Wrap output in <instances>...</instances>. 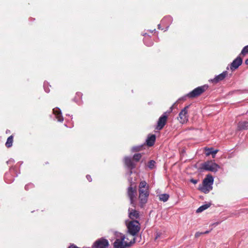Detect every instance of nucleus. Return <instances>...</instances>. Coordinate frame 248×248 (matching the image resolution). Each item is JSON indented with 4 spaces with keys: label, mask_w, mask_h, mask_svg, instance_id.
Segmentation results:
<instances>
[{
    "label": "nucleus",
    "mask_w": 248,
    "mask_h": 248,
    "mask_svg": "<svg viewBox=\"0 0 248 248\" xmlns=\"http://www.w3.org/2000/svg\"><path fill=\"white\" fill-rule=\"evenodd\" d=\"M125 224L128 233L132 236L136 235L140 230V224L137 220H126Z\"/></svg>",
    "instance_id": "obj_1"
},
{
    "label": "nucleus",
    "mask_w": 248,
    "mask_h": 248,
    "mask_svg": "<svg viewBox=\"0 0 248 248\" xmlns=\"http://www.w3.org/2000/svg\"><path fill=\"white\" fill-rule=\"evenodd\" d=\"M121 235L120 238H117L114 242L113 245L114 248H126L131 246L133 244L135 243L136 238L134 237L129 242L125 241V236L122 234Z\"/></svg>",
    "instance_id": "obj_2"
},
{
    "label": "nucleus",
    "mask_w": 248,
    "mask_h": 248,
    "mask_svg": "<svg viewBox=\"0 0 248 248\" xmlns=\"http://www.w3.org/2000/svg\"><path fill=\"white\" fill-rule=\"evenodd\" d=\"M201 168L205 170L216 172L219 169V166L212 161H207L202 164Z\"/></svg>",
    "instance_id": "obj_3"
},
{
    "label": "nucleus",
    "mask_w": 248,
    "mask_h": 248,
    "mask_svg": "<svg viewBox=\"0 0 248 248\" xmlns=\"http://www.w3.org/2000/svg\"><path fill=\"white\" fill-rule=\"evenodd\" d=\"M207 88L208 86L205 85L198 87L191 92L186 94V96H187V97L190 98L196 97L202 94L204 92L206 91V89H207Z\"/></svg>",
    "instance_id": "obj_4"
},
{
    "label": "nucleus",
    "mask_w": 248,
    "mask_h": 248,
    "mask_svg": "<svg viewBox=\"0 0 248 248\" xmlns=\"http://www.w3.org/2000/svg\"><path fill=\"white\" fill-rule=\"evenodd\" d=\"M137 190L136 187H133L132 186H129L127 188V195L130 199L131 204L135 207L136 205L135 199H136V195Z\"/></svg>",
    "instance_id": "obj_5"
},
{
    "label": "nucleus",
    "mask_w": 248,
    "mask_h": 248,
    "mask_svg": "<svg viewBox=\"0 0 248 248\" xmlns=\"http://www.w3.org/2000/svg\"><path fill=\"white\" fill-rule=\"evenodd\" d=\"M109 243L107 239L101 238L94 242L92 248H107Z\"/></svg>",
    "instance_id": "obj_6"
},
{
    "label": "nucleus",
    "mask_w": 248,
    "mask_h": 248,
    "mask_svg": "<svg viewBox=\"0 0 248 248\" xmlns=\"http://www.w3.org/2000/svg\"><path fill=\"white\" fill-rule=\"evenodd\" d=\"M189 107L190 105L186 106L179 113L178 119L181 123L184 124L188 121V115L187 114V109Z\"/></svg>",
    "instance_id": "obj_7"
},
{
    "label": "nucleus",
    "mask_w": 248,
    "mask_h": 248,
    "mask_svg": "<svg viewBox=\"0 0 248 248\" xmlns=\"http://www.w3.org/2000/svg\"><path fill=\"white\" fill-rule=\"evenodd\" d=\"M124 163L127 169L130 170L129 175H131L132 173V170L134 169L136 167V163L132 160L130 157L128 156L124 157Z\"/></svg>",
    "instance_id": "obj_8"
},
{
    "label": "nucleus",
    "mask_w": 248,
    "mask_h": 248,
    "mask_svg": "<svg viewBox=\"0 0 248 248\" xmlns=\"http://www.w3.org/2000/svg\"><path fill=\"white\" fill-rule=\"evenodd\" d=\"M139 195L149 194V186L145 181H142L140 182L139 186Z\"/></svg>",
    "instance_id": "obj_9"
},
{
    "label": "nucleus",
    "mask_w": 248,
    "mask_h": 248,
    "mask_svg": "<svg viewBox=\"0 0 248 248\" xmlns=\"http://www.w3.org/2000/svg\"><path fill=\"white\" fill-rule=\"evenodd\" d=\"M166 113L167 112H164L163 114L159 117L157 121V124L156 127V129L159 130L162 129L166 124L167 119Z\"/></svg>",
    "instance_id": "obj_10"
},
{
    "label": "nucleus",
    "mask_w": 248,
    "mask_h": 248,
    "mask_svg": "<svg viewBox=\"0 0 248 248\" xmlns=\"http://www.w3.org/2000/svg\"><path fill=\"white\" fill-rule=\"evenodd\" d=\"M242 59L240 56H238L235 59L231 64L230 69L232 71H233L239 67L242 63Z\"/></svg>",
    "instance_id": "obj_11"
},
{
    "label": "nucleus",
    "mask_w": 248,
    "mask_h": 248,
    "mask_svg": "<svg viewBox=\"0 0 248 248\" xmlns=\"http://www.w3.org/2000/svg\"><path fill=\"white\" fill-rule=\"evenodd\" d=\"M172 22V18L170 16H166L164 17L161 21V24L163 26H166V29L165 31H166L168 30V28L170 25V24Z\"/></svg>",
    "instance_id": "obj_12"
},
{
    "label": "nucleus",
    "mask_w": 248,
    "mask_h": 248,
    "mask_svg": "<svg viewBox=\"0 0 248 248\" xmlns=\"http://www.w3.org/2000/svg\"><path fill=\"white\" fill-rule=\"evenodd\" d=\"M227 74V71H225L218 75L216 76L213 79H211V81L213 83H217L220 81L223 80L226 78Z\"/></svg>",
    "instance_id": "obj_13"
},
{
    "label": "nucleus",
    "mask_w": 248,
    "mask_h": 248,
    "mask_svg": "<svg viewBox=\"0 0 248 248\" xmlns=\"http://www.w3.org/2000/svg\"><path fill=\"white\" fill-rule=\"evenodd\" d=\"M149 194L139 195V204L141 208H143L147 203Z\"/></svg>",
    "instance_id": "obj_14"
},
{
    "label": "nucleus",
    "mask_w": 248,
    "mask_h": 248,
    "mask_svg": "<svg viewBox=\"0 0 248 248\" xmlns=\"http://www.w3.org/2000/svg\"><path fill=\"white\" fill-rule=\"evenodd\" d=\"M53 114L55 115L58 121L62 122L63 121V118L62 116L61 109L59 108H55L53 109Z\"/></svg>",
    "instance_id": "obj_15"
},
{
    "label": "nucleus",
    "mask_w": 248,
    "mask_h": 248,
    "mask_svg": "<svg viewBox=\"0 0 248 248\" xmlns=\"http://www.w3.org/2000/svg\"><path fill=\"white\" fill-rule=\"evenodd\" d=\"M12 170H13L14 171H15V168L14 167H11L10 168V171H11ZM4 179H5V182L7 183H9V184L12 183L14 180V178L12 176L11 172H6L5 174Z\"/></svg>",
    "instance_id": "obj_16"
},
{
    "label": "nucleus",
    "mask_w": 248,
    "mask_h": 248,
    "mask_svg": "<svg viewBox=\"0 0 248 248\" xmlns=\"http://www.w3.org/2000/svg\"><path fill=\"white\" fill-rule=\"evenodd\" d=\"M128 216L129 217L133 220H135V219L138 218L140 217V215L139 212L136 210L129 208Z\"/></svg>",
    "instance_id": "obj_17"
},
{
    "label": "nucleus",
    "mask_w": 248,
    "mask_h": 248,
    "mask_svg": "<svg viewBox=\"0 0 248 248\" xmlns=\"http://www.w3.org/2000/svg\"><path fill=\"white\" fill-rule=\"evenodd\" d=\"M198 189L199 190L203 192L204 193L207 194L208 193L213 189V186H209L202 183V185H200L199 186Z\"/></svg>",
    "instance_id": "obj_18"
},
{
    "label": "nucleus",
    "mask_w": 248,
    "mask_h": 248,
    "mask_svg": "<svg viewBox=\"0 0 248 248\" xmlns=\"http://www.w3.org/2000/svg\"><path fill=\"white\" fill-rule=\"evenodd\" d=\"M202 183L209 186H213L212 185L214 183V177L211 175L208 174L203 180Z\"/></svg>",
    "instance_id": "obj_19"
},
{
    "label": "nucleus",
    "mask_w": 248,
    "mask_h": 248,
    "mask_svg": "<svg viewBox=\"0 0 248 248\" xmlns=\"http://www.w3.org/2000/svg\"><path fill=\"white\" fill-rule=\"evenodd\" d=\"M155 140V135H151L149 136L146 140L147 145L149 146H153Z\"/></svg>",
    "instance_id": "obj_20"
},
{
    "label": "nucleus",
    "mask_w": 248,
    "mask_h": 248,
    "mask_svg": "<svg viewBox=\"0 0 248 248\" xmlns=\"http://www.w3.org/2000/svg\"><path fill=\"white\" fill-rule=\"evenodd\" d=\"M238 130H245L248 128V121L239 122L237 124Z\"/></svg>",
    "instance_id": "obj_21"
},
{
    "label": "nucleus",
    "mask_w": 248,
    "mask_h": 248,
    "mask_svg": "<svg viewBox=\"0 0 248 248\" xmlns=\"http://www.w3.org/2000/svg\"><path fill=\"white\" fill-rule=\"evenodd\" d=\"M205 154L207 156L212 155L213 157H215L216 154L218 152V150H214L213 148H205Z\"/></svg>",
    "instance_id": "obj_22"
},
{
    "label": "nucleus",
    "mask_w": 248,
    "mask_h": 248,
    "mask_svg": "<svg viewBox=\"0 0 248 248\" xmlns=\"http://www.w3.org/2000/svg\"><path fill=\"white\" fill-rule=\"evenodd\" d=\"M143 42L144 44L148 46H150L153 45L152 40L149 36L145 37L143 39Z\"/></svg>",
    "instance_id": "obj_23"
},
{
    "label": "nucleus",
    "mask_w": 248,
    "mask_h": 248,
    "mask_svg": "<svg viewBox=\"0 0 248 248\" xmlns=\"http://www.w3.org/2000/svg\"><path fill=\"white\" fill-rule=\"evenodd\" d=\"M211 205V203H206L205 204H203L202 206H201L200 207H199L196 212L197 213H201L202 211H203L204 210L207 209L208 208H209Z\"/></svg>",
    "instance_id": "obj_24"
},
{
    "label": "nucleus",
    "mask_w": 248,
    "mask_h": 248,
    "mask_svg": "<svg viewBox=\"0 0 248 248\" xmlns=\"http://www.w3.org/2000/svg\"><path fill=\"white\" fill-rule=\"evenodd\" d=\"M169 197L168 194H162L159 195V199L160 201L166 202L168 200Z\"/></svg>",
    "instance_id": "obj_25"
},
{
    "label": "nucleus",
    "mask_w": 248,
    "mask_h": 248,
    "mask_svg": "<svg viewBox=\"0 0 248 248\" xmlns=\"http://www.w3.org/2000/svg\"><path fill=\"white\" fill-rule=\"evenodd\" d=\"M13 141V136L12 135L9 137L7 140L5 145L7 147L9 148L12 146Z\"/></svg>",
    "instance_id": "obj_26"
},
{
    "label": "nucleus",
    "mask_w": 248,
    "mask_h": 248,
    "mask_svg": "<svg viewBox=\"0 0 248 248\" xmlns=\"http://www.w3.org/2000/svg\"><path fill=\"white\" fill-rule=\"evenodd\" d=\"M143 147V145L134 146L131 149V152H136L140 151L142 150Z\"/></svg>",
    "instance_id": "obj_27"
},
{
    "label": "nucleus",
    "mask_w": 248,
    "mask_h": 248,
    "mask_svg": "<svg viewBox=\"0 0 248 248\" xmlns=\"http://www.w3.org/2000/svg\"><path fill=\"white\" fill-rule=\"evenodd\" d=\"M141 156V154H135L133 155V159L135 161L138 162L140 159Z\"/></svg>",
    "instance_id": "obj_28"
},
{
    "label": "nucleus",
    "mask_w": 248,
    "mask_h": 248,
    "mask_svg": "<svg viewBox=\"0 0 248 248\" xmlns=\"http://www.w3.org/2000/svg\"><path fill=\"white\" fill-rule=\"evenodd\" d=\"M155 162L153 160H151L149 162L148 167L150 169H153L154 168V167L155 166Z\"/></svg>",
    "instance_id": "obj_29"
},
{
    "label": "nucleus",
    "mask_w": 248,
    "mask_h": 248,
    "mask_svg": "<svg viewBox=\"0 0 248 248\" xmlns=\"http://www.w3.org/2000/svg\"><path fill=\"white\" fill-rule=\"evenodd\" d=\"M248 53V45L245 46L242 49L240 54L243 55H245L246 54Z\"/></svg>",
    "instance_id": "obj_30"
},
{
    "label": "nucleus",
    "mask_w": 248,
    "mask_h": 248,
    "mask_svg": "<svg viewBox=\"0 0 248 248\" xmlns=\"http://www.w3.org/2000/svg\"><path fill=\"white\" fill-rule=\"evenodd\" d=\"M48 83L46 81L44 82V88L45 92L47 93H48L50 92L49 89L48 88Z\"/></svg>",
    "instance_id": "obj_31"
},
{
    "label": "nucleus",
    "mask_w": 248,
    "mask_h": 248,
    "mask_svg": "<svg viewBox=\"0 0 248 248\" xmlns=\"http://www.w3.org/2000/svg\"><path fill=\"white\" fill-rule=\"evenodd\" d=\"M33 187V185L32 183H30L25 186V189L26 190H28L29 189V188H32Z\"/></svg>",
    "instance_id": "obj_32"
},
{
    "label": "nucleus",
    "mask_w": 248,
    "mask_h": 248,
    "mask_svg": "<svg viewBox=\"0 0 248 248\" xmlns=\"http://www.w3.org/2000/svg\"><path fill=\"white\" fill-rule=\"evenodd\" d=\"M15 163L14 159L11 158L8 161H7V164H13Z\"/></svg>",
    "instance_id": "obj_33"
},
{
    "label": "nucleus",
    "mask_w": 248,
    "mask_h": 248,
    "mask_svg": "<svg viewBox=\"0 0 248 248\" xmlns=\"http://www.w3.org/2000/svg\"><path fill=\"white\" fill-rule=\"evenodd\" d=\"M128 181L129 182V183L130 184V186H132L133 184H134V182H133V179H132V178L129 177L128 179Z\"/></svg>",
    "instance_id": "obj_34"
},
{
    "label": "nucleus",
    "mask_w": 248,
    "mask_h": 248,
    "mask_svg": "<svg viewBox=\"0 0 248 248\" xmlns=\"http://www.w3.org/2000/svg\"><path fill=\"white\" fill-rule=\"evenodd\" d=\"M190 182L194 184H196L198 183V180L194 179H191Z\"/></svg>",
    "instance_id": "obj_35"
},
{
    "label": "nucleus",
    "mask_w": 248,
    "mask_h": 248,
    "mask_svg": "<svg viewBox=\"0 0 248 248\" xmlns=\"http://www.w3.org/2000/svg\"><path fill=\"white\" fill-rule=\"evenodd\" d=\"M202 234V232H197L195 234V237L198 238Z\"/></svg>",
    "instance_id": "obj_36"
},
{
    "label": "nucleus",
    "mask_w": 248,
    "mask_h": 248,
    "mask_svg": "<svg viewBox=\"0 0 248 248\" xmlns=\"http://www.w3.org/2000/svg\"><path fill=\"white\" fill-rule=\"evenodd\" d=\"M186 97H188L187 96H186V94L185 95V96L179 98V99L178 100V101H180V100H185L186 99Z\"/></svg>",
    "instance_id": "obj_37"
},
{
    "label": "nucleus",
    "mask_w": 248,
    "mask_h": 248,
    "mask_svg": "<svg viewBox=\"0 0 248 248\" xmlns=\"http://www.w3.org/2000/svg\"><path fill=\"white\" fill-rule=\"evenodd\" d=\"M68 248H79V247L76 246L74 244H71L68 247Z\"/></svg>",
    "instance_id": "obj_38"
},
{
    "label": "nucleus",
    "mask_w": 248,
    "mask_h": 248,
    "mask_svg": "<svg viewBox=\"0 0 248 248\" xmlns=\"http://www.w3.org/2000/svg\"><path fill=\"white\" fill-rule=\"evenodd\" d=\"M86 178L89 182H91L92 181L91 176L90 175H87Z\"/></svg>",
    "instance_id": "obj_39"
},
{
    "label": "nucleus",
    "mask_w": 248,
    "mask_h": 248,
    "mask_svg": "<svg viewBox=\"0 0 248 248\" xmlns=\"http://www.w3.org/2000/svg\"><path fill=\"white\" fill-rule=\"evenodd\" d=\"M219 223H220V222H217L213 223L211 225L216 226L218 225Z\"/></svg>",
    "instance_id": "obj_40"
},
{
    "label": "nucleus",
    "mask_w": 248,
    "mask_h": 248,
    "mask_svg": "<svg viewBox=\"0 0 248 248\" xmlns=\"http://www.w3.org/2000/svg\"><path fill=\"white\" fill-rule=\"evenodd\" d=\"M212 230V229H211L210 230H209V231H205V232H202V234H207V233H208L209 232H211V231Z\"/></svg>",
    "instance_id": "obj_41"
},
{
    "label": "nucleus",
    "mask_w": 248,
    "mask_h": 248,
    "mask_svg": "<svg viewBox=\"0 0 248 248\" xmlns=\"http://www.w3.org/2000/svg\"><path fill=\"white\" fill-rule=\"evenodd\" d=\"M76 95L77 96L80 97L82 95V93H77Z\"/></svg>",
    "instance_id": "obj_42"
},
{
    "label": "nucleus",
    "mask_w": 248,
    "mask_h": 248,
    "mask_svg": "<svg viewBox=\"0 0 248 248\" xmlns=\"http://www.w3.org/2000/svg\"><path fill=\"white\" fill-rule=\"evenodd\" d=\"M161 25H162L161 23L158 25V28L160 30H163V29L161 28Z\"/></svg>",
    "instance_id": "obj_43"
},
{
    "label": "nucleus",
    "mask_w": 248,
    "mask_h": 248,
    "mask_svg": "<svg viewBox=\"0 0 248 248\" xmlns=\"http://www.w3.org/2000/svg\"><path fill=\"white\" fill-rule=\"evenodd\" d=\"M173 105H172L170 108V112H171L172 111V109H173Z\"/></svg>",
    "instance_id": "obj_44"
},
{
    "label": "nucleus",
    "mask_w": 248,
    "mask_h": 248,
    "mask_svg": "<svg viewBox=\"0 0 248 248\" xmlns=\"http://www.w3.org/2000/svg\"><path fill=\"white\" fill-rule=\"evenodd\" d=\"M245 62L246 64L248 65V59H246Z\"/></svg>",
    "instance_id": "obj_45"
},
{
    "label": "nucleus",
    "mask_w": 248,
    "mask_h": 248,
    "mask_svg": "<svg viewBox=\"0 0 248 248\" xmlns=\"http://www.w3.org/2000/svg\"><path fill=\"white\" fill-rule=\"evenodd\" d=\"M155 29H154L153 31H150L151 32H153L154 31H155Z\"/></svg>",
    "instance_id": "obj_46"
},
{
    "label": "nucleus",
    "mask_w": 248,
    "mask_h": 248,
    "mask_svg": "<svg viewBox=\"0 0 248 248\" xmlns=\"http://www.w3.org/2000/svg\"><path fill=\"white\" fill-rule=\"evenodd\" d=\"M159 236V235L157 234L156 237V238H155V239H157Z\"/></svg>",
    "instance_id": "obj_47"
}]
</instances>
